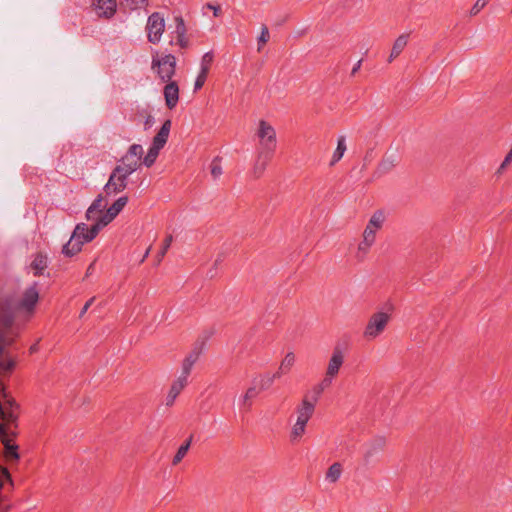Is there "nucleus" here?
Segmentation results:
<instances>
[{
  "label": "nucleus",
  "mask_w": 512,
  "mask_h": 512,
  "mask_svg": "<svg viewBox=\"0 0 512 512\" xmlns=\"http://www.w3.org/2000/svg\"><path fill=\"white\" fill-rule=\"evenodd\" d=\"M172 242H173V236L171 234L167 235L163 241L160 251L156 255L157 264L161 263L164 256L166 255L168 249L170 248Z\"/></svg>",
  "instance_id": "obj_34"
},
{
  "label": "nucleus",
  "mask_w": 512,
  "mask_h": 512,
  "mask_svg": "<svg viewBox=\"0 0 512 512\" xmlns=\"http://www.w3.org/2000/svg\"><path fill=\"white\" fill-rule=\"evenodd\" d=\"M361 64H362V59H360L355 65L354 67L352 68V71H351V75L354 76L358 71L359 69L361 68Z\"/></svg>",
  "instance_id": "obj_52"
},
{
  "label": "nucleus",
  "mask_w": 512,
  "mask_h": 512,
  "mask_svg": "<svg viewBox=\"0 0 512 512\" xmlns=\"http://www.w3.org/2000/svg\"><path fill=\"white\" fill-rule=\"evenodd\" d=\"M133 3L138 6V5H144L146 3V0H132Z\"/></svg>",
  "instance_id": "obj_55"
},
{
  "label": "nucleus",
  "mask_w": 512,
  "mask_h": 512,
  "mask_svg": "<svg viewBox=\"0 0 512 512\" xmlns=\"http://www.w3.org/2000/svg\"><path fill=\"white\" fill-rule=\"evenodd\" d=\"M146 30L149 42L153 44L158 43L165 30L164 17L159 12L152 13L148 17Z\"/></svg>",
  "instance_id": "obj_8"
},
{
  "label": "nucleus",
  "mask_w": 512,
  "mask_h": 512,
  "mask_svg": "<svg viewBox=\"0 0 512 512\" xmlns=\"http://www.w3.org/2000/svg\"><path fill=\"white\" fill-rule=\"evenodd\" d=\"M127 202H128V197L122 196V197L118 198L107 210L111 213V215L116 217L122 211V209L125 207Z\"/></svg>",
  "instance_id": "obj_32"
},
{
  "label": "nucleus",
  "mask_w": 512,
  "mask_h": 512,
  "mask_svg": "<svg viewBox=\"0 0 512 512\" xmlns=\"http://www.w3.org/2000/svg\"><path fill=\"white\" fill-rule=\"evenodd\" d=\"M178 395H179L178 393L169 390L167 397H166V405L167 406L173 405L176 398L178 397Z\"/></svg>",
  "instance_id": "obj_47"
},
{
  "label": "nucleus",
  "mask_w": 512,
  "mask_h": 512,
  "mask_svg": "<svg viewBox=\"0 0 512 512\" xmlns=\"http://www.w3.org/2000/svg\"><path fill=\"white\" fill-rule=\"evenodd\" d=\"M398 161L397 158L393 155L386 156L382 159V161L379 163L377 171L380 174L388 173L391 171L396 165Z\"/></svg>",
  "instance_id": "obj_27"
},
{
  "label": "nucleus",
  "mask_w": 512,
  "mask_h": 512,
  "mask_svg": "<svg viewBox=\"0 0 512 512\" xmlns=\"http://www.w3.org/2000/svg\"><path fill=\"white\" fill-rule=\"evenodd\" d=\"M346 150H347V146H346L345 136L338 137L337 147L332 155V159L330 161V166H334L337 162H339L341 160V158L343 157L344 153L346 152Z\"/></svg>",
  "instance_id": "obj_23"
},
{
  "label": "nucleus",
  "mask_w": 512,
  "mask_h": 512,
  "mask_svg": "<svg viewBox=\"0 0 512 512\" xmlns=\"http://www.w3.org/2000/svg\"><path fill=\"white\" fill-rule=\"evenodd\" d=\"M35 276H39L47 268V257L41 253L37 254L31 263Z\"/></svg>",
  "instance_id": "obj_25"
},
{
  "label": "nucleus",
  "mask_w": 512,
  "mask_h": 512,
  "mask_svg": "<svg viewBox=\"0 0 512 512\" xmlns=\"http://www.w3.org/2000/svg\"><path fill=\"white\" fill-rule=\"evenodd\" d=\"M385 222V214L382 210H377L370 217L364 231L363 237L370 238L372 240H376V233L379 231Z\"/></svg>",
  "instance_id": "obj_9"
},
{
  "label": "nucleus",
  "mask_w": 512,
  "mask_h": 512,
  "mask_svg": "<svg viewBox=\"0 0 512 512\" xmlns=\"http://www.w3.org/2000/svg\"><path fill=\"white\" fill-rule=\"evenodd\" d=\"M200 352L197 350L191 351L183 360L182 362V369H181V375L188 377L192 371V368L194 364L199 359Z\"/></svg>",
  "instance_id": "obj_20"
},
{
  "label": "nucleus",
  "mask_w": 512,
  "mask_h": 512,
  "mask_svg": "<svg viewBox=\"0 0 512 512\" xmlns=\"http://www.w3.org/2000/svg\"><path fill=\"white\" fill-rule=\"evenodd\" d=\"M306 426L307 425H304L300 422L294 423V425L292 426V429L290 431V435H289L290 441L292 443L300 442V440L302 439V437L304 436V434L306 432Z\"/></svg>",
  "instance_id": "obj_29"
},
{
  "label": "nucleus",
  "mask_w": 512,
  "mask_h": 512,
  "mask_svg": "<svg viewBox=\"0 0 512 512\" xmlns=\"http://www.w3.org/2000/svg\"><path fill=\"white\" fill-rule=\"evenodd\" d=\"M82 246L70 237V240L63 246L62 253L67 257H72L81 251Z\"/></svg>",
  "instance_id": "obj_30"
},
{
  "label": "nucleus",
  "mask_w": 512,
  "mask_h": 512,
  "mask_svg": "<svg viewBox=\"0 0 512 512\" xmlns=\"http://www.w3.org/2000/svg\"><path fill=\"white\" fill-rule=\"evenodd\" d=\"M166 83L163 90L165 103L169 109H173L177 106L179 101V87L178 84L172 80Z\"/></svg>",
  "instance_id": "obj_12"
},
{
  "label": "nucleus",
  "mask_w": 512,
  "mask_h": 512,
  "mask_svg": "<svg viewBox=\"0 0 512 512\" xmlns=\"http://www.w3.org/2000/svg\"><path fill=\"white\" fill-rule=\"evenodd\" d=\"M390 321V315L386 312H376L372 314L364 329V337L373 340L381 335Z\"/></svg>",
  "instance_id": "obj_5"
},
{
  "label": "nucleus",
  "mask_w": 512,
  "mask_h": 512,
  "mask_svg": "<svg viewBox=\"0 0 512 512\" xmlns=\"http://www.w3.org/2000/svg\"><path fill=\"white\" fill-rule=\"evenodd\" d=\"M114 218L115 217L111 215V213L108 210L105 213L102 212L97 218V221L91 226L90 238L96 237L100 230L107 226L109 223H111L114 220Z\"/></svg>",
  "instance_id": "obj_16"
},
{
  "label": "nucleus",
  "mask_w": 512,
  "mask_h": 512,
  "mask_svg": "<svg viewBox=\"0 0 512 512\" xmlns=\"http://www.w3.org/2000/svg\"><path fill=\"white\" fill-rule=\"evenodd\" d=\"M409 34H401L396 38L393 43L391 53L388 57V62L391 63L396 59L407 46Z\"/></svg>",
  "instance_id": "obj_17"
},
{
  "label": "nucleus",
  "mask_w": 512,
  "mask_h": 512,
  "mask_svg": "<svg viewBox=\"0 0 512 512\" xmlns=\"http://www.w3.org/2000/svg\"><path fill=\"white\" fill-rule=\"evenodd\" d=\"M39 300L38 283L34 282L28 287L22 296L19 307L26 311H32Z\"/></svg>",
  "instance_id": "obj_10"
},
{
  "label": "nucleus",
  "mask_w": 512,
  "mask_h": 512,
  "mask_svg": "<svg viewBox=\"0 0 512 512\" xmlns=\"http://www.w3.org/2000/svg\"><path fill=\"white\" fill-rule=\"evenodd\" d=\"M36 351H37V345L36 344L30 347V352L31 353H34Z\"/></svg>",
  "instance_id": "obj_57"
},
{
  "label": "nucleus",
  "mask_w": 512,
  "mask_h": 512,
  "mask_svg": "<svg viewBox=\"0 0 512 512\" xmlns=\"http://www.w3.org/2000/svg\"><path fill=\"white\" fill-rule=\"evenodd\" d=\"M511 162H512V146H511L510 151L505 156V158H504L503 162L501 163L500 167L498 168L497 173L501 174Z\"/></svg>",
  "instance_id": "obj_44"
},
{
  "label": "nucleus",
  "mask_w": 512,
  "mask_h": 512,
  "mask_svg": "<svg viewBox=\"0 0 512 512\" xmlns=\"http://www.w3.org/2000/svg\"><path fill=\"white\" fill-rule=\"evenodd\" d=\"M150 250H151V247H148V249L146 250V252L143 255L141 262H143L148 257Z\"/></svg>",
  "instance_id": "obj_56"
},
{
  "label": "nucleus",
  "mask_w": 512,
  "mask_h": 512,
  "mask_svg": "<svg viewBox=\"0 0 512 512\" xmlns=\"http://www.w3.org/2000/svg\"><path fill=\"white\" fill-rule=\"evenodd\" d=\"M322 392L323 387L317 385L313 389V395L307 394L303 397L301 403L296 407V422L307 425L314 414L316 403Z\"/></svg>",
  "instance_id": "obj_3"
},
{
  "label": "nucleus",
  "mask_w": 512,
  "mask_h": 512,
  "mask_svg": "<svg viewBox=\"0 0 512 512\" xmlns=\"http://www.w3.org/2000/svg\"><path fill=\"white\" fill-rule=\"evenodd\" d=\"M104 199L101 195H99L90 205L88 209H91L95 211L98 214H101L103 212V208L105 207V204L103 203Z\"/></svg>",
  "instance_id": "obj_41"
},
{
  "label": "nucleus",
  "mask_w": 512,
  "mask_h": 512,
  "mask_svg": "<svg viewBox=\"0 0 512 512\" xmlns=\"http://www.w3.org/2000/svg\"><path fill=\"white\" fill-rule=\"evenodd\" d=\"M171 125H172L171 120L167 119L162 124V126H161L160 130L157 132V134L154 136V138L152 140V144L142 162L146 167H151L155 163L160 150L167 143V140H168L169 134H170V130H171Z\"/></svg>",
  "instance_id": "obj_2"
},
{
  "label": "nucleus",
  "mask_w": 512,
  "mask_h": 512,
  "mask_svg": "<svg viewBox=\"0 0 512 512\" xmlns=\"http://www.w3.org/2000/svg\"><path fill=\"white\" fill-rule=\"evenodd\" d=\"M207 76H208L207 73L199 71V73L196 77L195 83H194V91H198L204 86V84L207 80Z\"/></svg>",
  "instance_id": "obj_43"
},
{
  "label": "nucleus",
  "mask_w": 512,
  "mask_h": 512,
  "mask_svg": "<svg viewBox=\"0 0 512 512\" xmlns=\"http://www.w3.org/2000/svg\"><path fill=\"white\" fill-rule=\"evenodd\" d=\"M257 379H253L252 385L239 398V407L243 411H249L252 408L254 399L260 394L256 386Z\"/></svg>",
  "instance_id": "obj_13"
},
{
  "label": "nucleus",
  "mask_w": 512,
  "mask_h": 512,
  "mask_svg": "<svg viewBox=\"0 0 512 512\" xmlns=\"http://www.w3.org/2000/svg\"><path fill=\"white\" fill-rule=\"evenodd\" d=\"M374 243L375 241L370 238H367V236L363 237L362 241L358 245L356 258L359 260H363Z\"/></svg>",
  "instance_id": "obj_28"
},
{
  "label": "nucleus",
  "mask_w": 512,
  "mask_h": 512,
  "mask_svg": "<svg viewBox=\"0 0 512 512\" xmlns=\"http://www.w3.org/2000/svg\"><path fill=\"white\" fill-rule=\"evenodd\" d=\"M210 170H211V175L214 179H218L222 175V173H223L222 166H221L220 161L217 158H215L211 162Z\"/></svg>",
  "instance_id": "obj_38"
},
{
  "label": "nucleus",
  "mask_w": 512,
  "mask_h": 512,
  "mask_svg": "<svg viewBox=\"0 0 512 512\" xmlns=\"http://www.w3.org/2000/svg\"><path fill=\"white\" fill-rule=\"evenodd\" d=\"M126 154L140 161L143 155V148L140 144H132Z\"/></svg>",
  "instance_id": "obj_37"
},
{
  "label": "nucleus",
  "mask_w": 512,
  "mask_h": 512,
  "mask_svg": "<svg viewBox=\"0 0 512 512\" xmlns=\"http://www.w3.org/2000/svg\"><path fill=\"white\" fill-rule=\"evenodd\" d=\"M207 8L213 10V14L215 17H218L221 13V9H220V6H214L210 3L207 4Z\"/></svg>",
  "instance_id": "obj_51"
},
{
  "label": "nucleus",
  "mask_w": 512,
  "mask_h": 512,
  "mask_svg": "<svg viewBox=\"0 0 512 512\" xmlns=\"http://www.w3.org/2000/svg\"><path fill=\"white\" fill-rule=\"evenodd\" d=\"M0 417L6 424L15 423L18 418V405L12 400L6 401L4 408L0 411Z\"/></svg>",
  "instance_id": "obj_14"
},
{
  "label": "nucleus",
  "mask_w": 512,
  "mask_h": 512,
  "mask_svg": "<svg viewBox=\"0 0 512 512\" xmlns=\"http://www.w3.org/2000/svg\"><path fill=\"white\" fill-rule=\"evenodd\" d=\"M15 365V361L11 358L0 359V370L2 372H11L14 369Z\"/></svg>",
  "instance_id": "obj_42"
},
{
  "label": "nucleus",
  "mask_w": 512,
  "mask_h": 512,
  "mask_svg": "<svg viewBox=\"0 0 512 512\" xmlns=\"http://www.w3.org/2000/svg\"><path fill=\"white\" fill-rule=\"evenodd\" d=\"M386 440L383 437L374 439L367 447L364 453V461L369 463L371 458L376 455L378 452L382 451L385 447Z\"/></svg>",
  "instance_id": "obj_18"
},
{
  "label": "nucleus",
  "mask_w": 512,
  "mask_h": 512,
  "mask_svg": "<svg viewBox=\"0 0 512 512\" xmlns=\"http://www.w3.org/2000/svg\"><path fill=\"white\" fill-rule=\"evenodd\" d=\"M100 214L96 213L95 211L91 210V209H87L86 211V218L87 220L89 221H97V218L99 217Z\"/></svg>",
  "instance_id": "obj_49"
},
{
  "label": "nucleus",
  "mask_w": 512,
  "mask_h": 512,
  "mask_svg": "<svg viewBox=\"0 0 512 512\" xmlns=\"http://www.w3.org/2000/svg\"><path fill=\"white\" fill-rule=\"evenodd\" d=\"M7 435L4 426L0 423V439H4V437Z\"/></svg>",
  "instance_id": "obj_53"
},
{
  "label": "nucleus",
  "mask_w": 512,
  "mask_h": 512,
  "mask_svg": "<svg viewBox=\"0 0 512 512\" xmlns=\"http://www.w3.org/2000/svg\"><path fill=\"white\" fill-rule=\"evenodd\" d=\"M342 472L343 467L341 463L335 462L328 468L325 474V479L329 483H336L340 479Z\"/></svg>",
  "instance_id": "obj_24"
},
{
  "label": "nucleus",
  "mask_w": 512,
  "mask_h": 512,
  "mask_svg": "<svg viewBox=\"0 0 512 512\" xmlns=\"http://www.w3.org/2000/svg\"><path fill=\"white\" fill-rule=\"evenodd\" d=\"M5 482H11V478L8 470L3 468L0 471V489L4 486Z\"/></svg>",
  "instance_id": "obj_46"
},
{
  "label": "nucleus",
  "mask_w": 512,
  "mask_h": 512,
  "mask_svg": "<svg viewBox=\"0 0 512 512\" xmlns=\"http://www.w3.org/2000/svg\"><path fill=\"white\" fill-rule=\"evenodd\" d=\"M489 0H477L474 6L471 8L470 14L477 15L481 9L485 7Z\"/></svg>",
  "instance_id": "obj_45"
},
{
  "label": "nucleus",
  "mask_w": 512,
  "mask_h": 512,
  "mask_svg": "<svg viewBox=\"0 0 512 512\" xmlns=\"http://www.w3.org/2000/svg\"><path fill=\"white\" fill-rule=\"evenodd\" d=\"M1 441L5 446L6 457L17 460L19 458V454L17 452L18 446L11 444L10 440L7 438V435L4 437V439H1Z\"/></svg>",
  "instance_id": "obj_31"
},
{
  "label": "nucleus",
  "mask_w": 512,
  "mask_h": 512,
  "mask_svg": "<svg viewBox=\"0 0 512 512\" xmlns=\"http://www.w3.org/2000/svg\"><path fill=\"white\" fill-rule=\"evenodd\" d=\"M270 38L269 30L267 26L263 25L261 28L260 36L258 37V51L261 50L262 46L265 45Z\"/></svg>",
  "instance_id": "obj_39"
},
{
  "label": "nucleus",
  "mask_w": 512,
  "mask_h": 512,
  "mask_svg": "<svg viewBox=\"0 0 512 512\" xmlns=\"http://www.w3.org/2000/svg\"><path fill=\"white\" fill-rule=\"evenodd\" d=\"M279 378L280 376L277 374V372H275L274 374H261L258 377H255L254 379H257L256 386L257 389H259V392H261L269 389L273 385L274 381Z\"/></svg>",
  "instance_id": "obj_21"
},
{
  "label": "nucleus",
  "mask_w": 512,
  "mask_h": 512,
  "mask_svg": "<svg viewBox=\"0 0 512 512\" xmlns=\"http://www.w3.org/2000/svg\"><path fill=\"white\" fill-rule=\"evenodd\" d=\"M188 385V377L179 375L172 383L170 390L180 394L182 390Z\"/></svg>",
  "instance_id": "obj_35"
},
{
  "label": "nucleus",
  "mask_w": 512,
  "mask_h": 512,
  "mask_svg": "<svg viewBox=\"0 0 512 512\" xmlns=\"http://www.w3.org/2000/svg\"><path fill=\"white\" fill-rule=\"evenodd\" d=\"M92 6L99 17L111 18L116 13V0H92Z\"/></svg>",
  "instance_id": "obj_11"
},
{
  "label": "nucleus",
  "mask_w": 512,
  "mask_h": 512,
  "mask_svg": "<svg viewBox=\"0 0 512 512\" xmlns=\"http://www.w3.org/2000/svg\"><path fill=\"white\" fill-rule=\"evenodd\" d=\"M152 69L156 70L157 75L163 82H169L176 71V57L172 54L162 57L153 56Z\"/></svg>",
  "instance_id": "obj_4"
},
{
  "label": "nucleus",
  "mask_w": 512,
  "mask_h": 512,
  "mask_svg": "<svg viewBox=\"0 0 512 512\" xmlns=\"http://www.w3.org/2000/svg\"><path fill=\"white\" fill-rule=\"evenodd\" d=\"M214 61V54L212 51L206 52L200 62V71L209 74L211 65Z\"/></svg>",
  "instance_id": "obj_33"
},
{
  "label": "nucleus",
  "mask_w": 512,
  "mask_h": 512,
  "mask_svg": "<svg viewBox=\"0 0 512 512\" xmlns=\"http://www.w3.org/2000/svg\"><path fill=\"white\" fill-rule=\"evenodd\" d=\"M139 114L145 118L144 130H149L155 124V118L148 112L147 109L139 111Z\"/></svg>",
  "instance_id": "obj_36"
},
{
  "label": "nucleus",
  "mask_w": 512,
  "mask_h": 512,
  "mask_svg": "<svg viewBox=\"0 0 512 512\" xmlns=\"http://www.w3.org/2000/svg\"><path fill=\"white\" fill-rule=\"evenodd\" d=\"M91 227L89 228L85 223H79L76 225L71 237L72 240L77 241L81 245L84 243L91 242L96 237L90 238Z\"/></svg>",
  "instance_id": "obj_15"
},
{
  "label": "nucleus",
  "mask_w": 512,
  "mask_h": 512,
  "mask_svg": "<svg viewBox=\"0 0 512 512\" xmlns=\"http://www.w3.org/2000/svg\"><path fill=\"white\" fill-rule=\"evenodd\" d=\"M130 175L124 173L119 167H115L110 174L108 182L104 186L106 195L117 194L124 191L127 187V180Z\"/></svg>",
  "instance_id": "obj_7"
},
{
  "label": "nucleus",
  "mask_w": 512,
  "mask_h": 512,
  "mask_svg": "<svg viewBox=\"0 0 512 512\" xmlns=\"http://www.w3.org/2000/svg\"><path fill=\"white\" fill-rule=\"evenodd\" d=\"M96 297L93 296L91 297L86 303L85 305L83 306V308L81 309L80 311V314H79V317L82 318L85 313L88 311V309L90 308V306L93 304V302L95 301Z\"/></svg>",
  "instance_id": "obj_48"
},
{
  "label": "nucleus",
  "mask_w": 512,
  "mask_h": 512,
  "mask_svg": "<svg viewBox=\"0 0 512 512\" xmlns=\"http://www.w3.org/2000/svg\"><path fill=\"white\" fill-rule=\"evenodd\" d=\"M345 359V354L340 346L334 347L331 357L328 361L325 377L319 384L323 387V390L328 387L332 380L338 375L340 368L342 367Z\"/></svg>",
  "instance_id": "obj_6"
},
{
  "label": "nucleus",
  "mask_w": 512,
  "mask_h": 512,
  "mask_svg": "<svg viewBox=\"0 0 512 512\" xmlns=\"http://www.w3.org/2000/svg\"><path fill=\"white\" fill-rule=\"evenodd\" d=\"M93 268H94V263H91L88 268H87V271H86V276H89L92 274L93 272Z\"/></svg>",
  "instance_id": "obj_54"
},
{
  "label": "nucleus",
  "mask_w": 512,
  "mask_h": 512,
  "mask_svg": "<svg viewBox=\"0 0 512 512\" xmlns=\"http://www.w3.org/2000/svg\"><path fill=\"white\" fill-rule=\"evenodd\" d=\"M177 42L181 48H186L188 46V39L186 35L177 36Z\"/></svg>",
  "instance_id": "obj_50"
},
{
  "label": "nucleus",
  "mask_w": 512,
  "mask_h": 512,
  "mask_svg": "<svg viewBox=\"0 0 512 512\" xmlns=\"http://www.w3.org/2000/svg\"><path fill=\"white\" fill-rule=\"evenodd\" d=\"M296 362V356L293 352H288L280 363L277 374L281 377L290 372Z\"/></svg>",
  "instance_id": "obj_22"
},
{
  "label": "nucleus",
  "mask_w": 512,
  "mask_h": 512,
  "mask_svg": "<svg viewBox=\"0 0 512 512\" xmlns=\"http://www.w3.org/2000/svg\"><path fill=\"white\" fill-rule=\"evenodd\" d=\"M192 439H193V436L192 435L189 436V438L178 448L176 454L174 455V457L172 459V464L174 466L178 465L183 460V458L186 456V454L188 453V451L190 449Z\"/></svg>",
  "instance_id": "obj_26"
},
{
  "label": "nucleus",
  "mask_w": 512,
  "mask_h": 512,
  "mask_svg": "<svg viewBox=\"0 0 512 512\" xmlns=\"http://www.w3.org/2000/svg\"><path fill=\"white\" fill-rule=\"evenodd\" d=\"M141 165V162H139V159L130 157L129 155L125 154L120 164H118L116 167H119L124 173H128L131 175L133 172H135Z\"/></svg>",
  "instance_id": "obj_19"
},
{
  "label": "nucleus",
  "mask_w": 512,
  "mask_h": 512,
  "mask_svg": "<svg viewBox=\"0 0 512 512\" xmlns=\"http://www.w3.org/2000/svg\"><path fill=\"white\" fill-rule=\"evenodd\" d=\"M175 23H176V27H175V33L177 36H183V35H186V26H185V22L183 20V18L181 16H176L175 17Z\"/></svg>",
  "instance_id": "obj_40"
},
{
  "label": "nucleus",
  "mask_w": 512,
  "mask_h": 512,
  "mask_svg": "<svg viewBox=\"0 0 512 512\" xmlns=\"http://www.w3.org/2000/svg\"><path fill=\"white\" fill-rule=\"evenodd\" d=\"M255 135L258 139V148L252 175L254 178H260L274 157L277 148V134L269 122L260 120Z\"/></svg>",
  "instance_id": "obj_1"
}]
</instances>
